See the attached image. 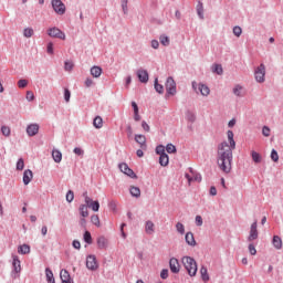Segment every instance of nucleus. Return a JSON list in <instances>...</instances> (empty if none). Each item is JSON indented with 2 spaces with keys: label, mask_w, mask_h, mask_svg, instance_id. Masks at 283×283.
I'll use <instances>...</instances> for the list:
<instances>
[{
  "label": "nucleus",
  "mask_w": 283,
  "mask_h": 283,
  "mask_svg": "<svg viewBox=\"0 0 283 283\" xmlns=\"http://www.w3.org/2000/svg\"><path fill=\"white\" fill-rule=\"evenodd\" d=\"M228 140L222 142L218 146L217 160L219 169L224 174H231V165L233 163V149H235V139H233V130H228Z\"/></svg>",
  "instance_id": "f257e3e1"
},
{
  "label": "nucleus",
  "mask_w": 283,
  "mask_h": 283,
  "mask_svg": "<svg viewBox=\"0 0 283 283\" xmlns=\"http://www.w3.org/2000/svg\"><path fill=\"white\" fill-rule=\"evenodd\" d=\"M181 262L188 275H190V277H196V274L198 273V263L196 262V259L191 256H184Z\"/></svg>",
  "instance_id": "f03ea898"
},
{
  "label": "nucleus",
  "mask_w": 283,
  "mask_h": 283,
  "mask_svg": "<svg viewBox=\"0 0 283 283\" xmlns=\"http://www.w3.org/2000/svg\"><path fill=\"white\" fill-rule=\"evenodd\" d=\"M166 96H176L177 90H176V81L172 76L167 77L166 80Z\"/></svg>",
  "instance_id": "7ed1b4c3"
},
{
  "label": "nucleus",
  "mask_w": 283,
  "mask_h": 283,
  "mask_svg": "<svg viewBox=\"0 0 283 283\" xmlns=\"http://www.w3.org/2000/svg\"><path fill=\"white\" fill-rule=\"evenodd\" d=\"M254 76L256 83H264V77L266 76V66H264V64H260L254 71Z\"/></svg>",
  "instance_id": "20e7f679"
},
{
  "label": "nucleus",
  "mask_w": 283,
  "mask_h": 283,
  "mask_svg": "<svg viewBox=\"0 0 283 283\" xmlns=\"http://www.w3.org/2000/svg\"><path fill=\"white\" fill-rule=\"evenodd\" d=\"M118 169L122 171V174H125V176H128V178H133V179L138 178L136 172H134L132 168H129V165H127L126 163L119 164Z\"/></svg>",
  "instance_id": "39448f33"
},
{
  "label": "nucleus",
  "mask_w": 283,
  "mask_h": 283,
  "mask_svg": "<svg viewBox=\"0 0 283 283\" xmlns=\"http://www.w3.org/2000/svg\"><path fill=\"white\" fill-rule=\"evenodd\" d=\"M51 6L56 14H65V3L61 0H52Z\"/></svg>",
  "instance_id": "423d86ee"
},
{
  "label": "nucleus",
  "mask_w": 283,
  "mask_h": 283,
  "mask_svg": "<svg viewBox=\"0 0 283 283\" xmlns=\"http://www.w3.org/2000/svg\"><path fill=\"white\" fill-rule=\"evenodd\" d=\"M48 34L53 39H61L62 41H65V33L56 27L50 28L48 30Z\"/></svg>",
  "instance_id": "0eeeda50"
},
{
  "label": "nucleus",
  "mask_w": 283,
  "mask_h": 283,
  "mask_svg": "<svg viewBox=\"0 0 283 283\" xmlns=\"http://www.w3.org/2000/svg\"><path fill=\"white\" fill-rule=\"evenodd\" d=\"M86 269H88V271H96V269H98L96 255L90 254L86 256Z\"/></svg>",
  "instance_id": "6e6552de"
},
{
  "label": "nucleus",
  "mask_w": 283,
  "mask_h": 283,
  "mask_svg": "<svg viewBox=\"0 0 283 283\" xmlns=\"http://www.w3.org/2000/svg\"><path fill=\"white\" fill-rule=\"evenodd\" d=\"M258 220H255L250 227V234L248 237V242H253V240H258Z\"/></svg>",
  "instance_id": "1a4fd4ad"
},
{
  "label": "nucleus",
  "mask_w": 283,
  "mask_h": 283,
  "mask_svg": "<svg viewBox=\"0 0 283 283\" xmlns=\"http://www.w3.org/2000/svg\"><path fill=\"white\" fill-rule=\"evenodd\" d=\"M137 77L139 83H149V73L147 70L139 69L137 71Z\"/></svg>",
  "instance_id": "9d476101"
},
{
  "label": "nucleus",
  "mask_w": 283,
  "mask_h": 283,
  "mask_svg": "<svg viewBox=\"0 0 283 283\" xmlns=\"http://www.w3.org/2000/svg\"><path fill=\"white\" fill-rule=\"evenodd\" d=\"M86 207H88V209H92V211L97 212L101 209V202H98V200H92V198H86V202H85Z\"/></svg>",
  "instance_id": "9b49d317"
},
{
  "label": "nucleus",
  "mask_w": 283,
  "mask_h": 283,
  "mask_svg": "<svg viewBox=\"0 0 283 283\" xmlns=\"http://www.w3.org/2000/svg\"><path fill=\"white\" fill-rule=\"evenodd\" d=\"M169 266L171 273H180V262H178V259L171 258L169 260Z\"/></svg>",
  "instance_id": "f8f14e48"
},
{
  "label": "nucleus",
  "mask_w": 283,
  "mask_h": 283,
  "mask_svg": "<svg viewBox=\"0 0 283 283\" xmlns=\"http://www.w3.org/2000/svg\"><path fill=\"white\" fill-rule=\"evenodd\" d=\"M60 280H61L62 283H74L72 281V276L70 275V272L65 269L61 270Z\"/></svg>",
  "instance_id": "ddd939ff"
},
{
  "label": "nucleus",
  "mask_w": 283,
  "mask_h": 283,
  "mask_svg": "<svg viewBox=\"0 0 283 283\" xmlns=\"http://www.w3.org/2000/svg\"><path fill=\"white\" fill-rule=\"evenodd\" d=\"M12 273H19L21 271V260H19L18 255H12Z\"/></svg>",
  "instance_id": "4468645a"
},
{
  "label": "nucleus",
  "mask_w": 283,
  "mask_h": 283,
  "mask_svg": "<svg viewBox=\"0 0 283 283\" xmlns=\"http://www.w3.org/2000/svg\"><path fill=\"white\" fill-rule=\"evenodd\" d=\"M28 136H36L39 134V124H30L27 126Z\"/></svg>",
  "instance_id": "2eb2a0df"
},
{
  "label": "nucleus",
  "mask_w": 283,
  "mask_h": 283,
  "mask_svg": "<svg viewBox=\"0 0 283 283\" xmlns=\"http://www.w3.org/2000/svg\"><path fill=\"white\" fill-rule=\"evenodd\" d=\"M135 142L140 145L142 149H147V137L145 135H135Z\"/></svg>",
  "instance_id": "dca6fc26"
},
{
  "label": "nucleus",
  "mask_w": 283,
  "mask_h": 283,
  "mask_svg": "<svg viewBox=\"0 0 283 283\" xmlns=\"http://www.w3.org/2000/svg\"><path fill=\"white\" fill-rule=\"evenodd\" d=\"M185 240H186V243L189 245V247H196V238L193 237V233L192 232H187L186 235H185Z\"/></svg>",
  "instance_id": "f3484780"
},
{
  "label": "nucleus",
  "mask_w": 283,
  "mask_h": 283,
  "mask_svg": "<svg viewBox=\"0 0 283 283\" xmlns=\"http://www.w3.org/2000/svg\"><path fill=\"white\" fill-rule=\"evenodd\" d=\"M32 178H33L32 170L30 169L24 170L23 178H22L23 184L28 185L29 182H32Z\"/></svg>",
  "instance_id": "a211bd4d"
},
{
  "label": "nucleus",
  "mask_w": 283,
  "mask_h": 283,
  "mask_svg": "<svg viewBox=\"0 0 283 283\" xmlns=\"http://www.w3.org/2000/svg\"><path fill=\"white\" fill-rule=\"evenodd\" d=\"M145 231H146L147 235H154V233L156 231L154 221H146Z\"/></svg>",
  "instance_id": "6ab92c4d"
},
{
  "label": "nucleus",
  "mask_w": 283,
  "mask_h": 283,
  "mask_svg": "<svg viewBox=\"0 0 283 283\" xmlns=\"http://www.w3.org/2000/svg\"><path fill=\"white\" fill-rule=\"evenodd\" d=\"M91 74L94 78H99L103 74V69L101 66L91 67Z\"/></svg>",
  "instance_id": "aec40b11"
},
{
  "label": "nucleus",
  "mask_w": 283,
  "mask_h": 283,
  "mask_svg": "<svg viewBox=\"0 0 283 283\" xmlns=\"http://www.w3.org/2000/svg\"><path fill=\"white\" fill-rule=\"evenodd\" d=\"M198 92H200L201 96H207L211 93V90L206 84L200 83L198 86Z\"/></svg>",
  "instance_id": "412c9836"
},
{
  "label": "nucleus",
  "mask_w": 283,
  "mask_h": 283,
  "mask_svg": "<svg viewBox=\"0 0 283 283\" xmlns=\"http://www.w3.org/2000/svg\"><path fill=\"white\" fill-rule=\"evenodd\" d=\"M52 158H53L54 163H61V160H63V154L59 149H53Z\"/></svg>",
  "instance_id": "4be33fe9"
},
{
  "label": "nucleus",
  "mask_w": 283,
  "mask_h": 283,
  "mask_svg": "<svg viewBox=\"0 0 283 283\" xmlns=\"http://www.w3.org/2000/svg\"><path fill=\"white\" fill-rule=\"evenodd\" d=\"M197 14L201 21L205 20V6L200 1L197 4Z\"/></svg>",
  "instance_id": "5701e85b"
},
{
  "label": "nucleus",
  "mask_w": 283,
  "mask_h": 283,
  "mask_svg": "<svg viewBox=\"0 0 283 283\" xmlns=\"http://www.w3.org/2000/svg\"><path fill=\"white\" fill-rule=\"evenodd\" d=\"M272 244L274 249L280 251V249H282V238H280V235H274L272 239Z\"/></svg>",
  "instance_id": "b1692460"
},
{
  "label": "nucleus",
  "mask_w": 283,
  "mask_h": 283,
  "mask_svg": "<svg viewBox=\"0 0 283 283\" xmlns=\"http://www.w3.org/2000/svg\"><path fill=\"white\" fill-rule=\"evenodd\" d=\"M200 274H201L202 282H209L210 277H209V272L207 270V266L205 265L201 266Z\"/></svg>",
  "instance_id": "393cba45"
},
{
  "label": "nucleus",
  "mask_w": 283,
  "mask_h": 283,
  "mask_svg": "<svg viewBox=\"0 0 283 283\" xmlns=\"http://www.w3.org/2000/svg\"><path fill=\"white\" fill-rule=\"evenodd\" d=\"M97 247L98 249H107V238L104 235L97 238Z\"/></svg>",
  "instance_id": "a878e982"
},
{
  "label": "nucleus",
  "mask_w": 283,
  "mask_h": 283,
  "mask_svg": "<svg viewBox=\"0 0 283 283\" xmlns=\"http://www.w3.org/2000/svg\"><path fill=\"white\" fill-rule=\"evenodd\" d=\"M45 275H46L48 283H56V281L54 280V273L52 272V270L50 268L45 269Z\"/></svg>",
  "instance_id": "bb28decb"
},
{
  "label": "nucleus",
  "mask_w": 283,
  "mask_h": 283,
  "mask_svg": "<svg viewBox=\"0 0 283 283\" xmlns=\"http://www.w3.org/2000/svg\"><path fill=\"white\" fill-rule=\"evenodd\" d=\"M154 88L157 92V94H165V86L158 83V77L155 78Z\"/></svg>",
  "instance_id": "cd10ccee"
},
{
  "label": "nucleus",
  "mask_w": 283,
  "mask_h": 283,
  "mask_svg": "<svg viewBox=\"0 0 283 283\" xmlns=\"http://www.w3.org/2000/svg\"><path fill=\"white\" fill-rule=\"evenodd\" d=\"M18 253H20V255H28L30 253V245L28 244H22L18 248Z\"/></svg>",
  "instance_id": "c85d7f7f"
},
{
  "label": "nucleus",
  "mask_w": 283,
  "mask_h": 283,
  "mask_svg": "<svg viewBox=\"0 0 283 283\" xmlns=\"http://www.w3.org/2000/svg\"><path fill=\"white\" fill-rule=\"evenodd\" d=\"M251 157L253 163H255V165H260V163H262V155H260V153L252 150Z\"/></svg>",
  "instance_id": "c756f323"
},
{
  "label": "nucleus",
  "mask_w": 283,
  "mask_h": 283,
  "mask_svg": "<svg viewBox=\"0 0 283 283\" xmlns=\"http://www.w3.org/2000/svg\"><path fill=\"white\" fill-rule=\"evenodd\" d=\"M87 209H88L87 203L80 206L78 211L82 218H87L90 216V211H87Z\"/></svg>",
  "instance_id": "7c9ffc66"
},
{
  "label": "nucleus",
  "mask_w": 283,
  "mask_h": 283,
  "mask_svg": "<svg viewBox=\"0 0 283 283\" xmlns=\"http://www.w3.org/2000/svg\"><path fill=\"white\" fill-rule=\"evenodd\" d=\"M159 165H161V167H167V165H169V155H167V154L160 155L159 156Z\"/></svg>",
  "instance_id": "2f4dec72"
},
{
  "label": "nucleus",
  "mask_w": 283,
  "mask_h": 283,
  "mask_svg": "<svg viewBox=\"0 0 283 283\" xmlns=\"http://www.w3.org/2000/svg\"><path fill=\"white\" fill-rule=\"evenodd\" d=\"M93 126L95 127V129H101L103 127V117L96 116L93 120Z\"/></svg>",
  "instance_id": "473e14b6"
},
{
  "label": "nucleus",
  "mask_w": 283,
  "mask_h": 283,
  "mask_svg": "<svg viewBox=\"0 0 283 283\" xmlns=\"http://www.w3.org/2000/svg\"><path fill=\"white\" fill-rule=\"evenodd\" d=\"M186 178L188 182H193V180L200 182V180H202V176H200V174H196L193 177H191L189 174H186Z\"/></svg>",
  "instance_id": "72a5a7b5"
},
{
  "label": "nucleus",
  "mask_w": 283,
  "mask_h": 283,
  "mask_svg": "<svg viewBox=\"0 0 283 283\" xmlns=\"http://www.w3.org/2000/svg\"><path fill=\"white\" fill-rule=\"evenodd\" d=\"M129 191H130V196H133V198H140V188L132 186Z\"/></svg>",
  "instance_id": "f704fd0d"
},
{
  "label": "nucleus",
  "mask_w": 283,
  "mask_h": 283,
  "mask_svg": "<svg viewBox=\"0 0 283 283\" xmlns=\"http://www.w3.org/2000/svg\"><path fill=\"white\" fill-rule=\"evenodd\" d=\"M186 118L189 123H196V114L191 111L186 112Z\"/></svg>",
  "instance_id": "c9c22d12"
},
{
  "label": "nucleus",
  "mask_w": 283,
  "mask_h": 283,
  "mask_svg": "<svg viewBox=\"0 0 283 283\" xmlns=\"http://www.w3.org/2000/svg\"><path fill=\"white\" fill-rule=\"evenodd\" d=\"M159 41H160L161 45H164L165 48H168V45L170 43L169 36L165 35V34L159 36Z\"/></svg>",
  "instance_id": "e433bc0d"
},
{
  "label": "nucleus",
  "mask_w": 283,
  "mask_h": 283,
  "mask_svg": "<svg viewBox=\"0 0 283 283\" xmlns=\"http://www.w3.org/2000/svg\"><path fill=\"white\" fill-rule=\"evenodd\" d=\"M1 134L6 136V138L10 137V134H12V130L9 126H1Z\"/></svg>",
  "instance_id": "4c0bfd02"
},
{
  "label": "nucleus",
  "mask_w": 283,
  "mask_h": 283,
  "mask_svg": "<svg viewBox=\"0 0 283 283\" xmlns=\"http://www.w3.org/2000/svg\"><path fill=\"white\" fill-rule=\"evenodd\" d=\"M34 35V30L32 28H25L23 31V36H25V39H30Z\"/></svg>",
  "instance_id": "58836bf2"
},
{
  "label": "nucleus",
  "mask_w": 283,
  "mask_h": 283,
  "mask_svg": "<svg viewBox=\"0 0 283 283\" xmlns=\"http://www.w3.org/2000/svg\"><path fill=\"white\" fill-rule=\"evenodd\" d=\"M212 72H214V74H218L219 76L223 74V70H222V64H214Z\"/></svg>",
  "instance_id": "ea45409f"
},
{
  "label": "nucleus",
  "mask_w": 283,
  "mask_h": 283,
  "mask_svg": "<svg viewBox=\"0 0 283 283\" xmlns=\"http://www.w3.org/2000/svg\"><path fill=\"white\" fill-rule=\"evenodd\" d=\"M83 240L86 242V244H92V233L86 230L84 232Z\"/></svg>",
  "instance_id": "a19ab883"
},
{
  "label": "nucleus",
  "mask_w": 283,
  "mask_h": 283,
  "mask_svg": "<svg viewBox=\"0 0 283 283\" xmlns=\"http://www.w3.org/2000/svg\"><path fill=\"white\" fill-rule=\"evenodd\" d=\"M92 224H95V227H101V219L98 218V214H93L91 217Z\"/></svg>",
  "instance_id": "79ce46f5"
},
{
  "label": "nucleus",
  "mask_w": 283,
  "mask_h": 283,
  "mask_svg": "<svg viewBox=\"0 0 283 283\" xmlns=\"http://www.w3.org/2000/svg\"><path fill=\"white\" fill-rule=\"evenodd\" d=\"M166 151L167 154H176V151L178 150L176 149V146L174 144H167Z\"/></svg>",
  "instance_id": "37998d69"
},
{
  "label": "nucleus",
  "mask_w": 283,
  "mask_h": 283,
  "mask_svg": "<svg viewBox=\"0 0 283 283\" xmlns=\"http://www.w3.org/2000/svg\"><path fill=\"white\" fill-rule=\"evenodd\" d=\"M176 230L178 231V233H180V235H185V224H182L181 222H177Z\"/></svg>",
  "instance_id": "c03bdc74"
},
{
  "label": "nucleus",
  "mask_w": 283,
  "mask_h": 283,
  "mask_svg": "<svg viewBox=\"0 0 283 283\" xmlns=\"http://www.w3.org/2000/svg\"><path fill=\"white\" fill-rule=\"evenodd\" d=\"M156 154H157V156H164L165 154H167V153L165 151V146L158 145V146L156 147Z\"/></svg>",
  "instance_id": "a18cd8bd"
},
{
  "label": "nucleus",
  "mask_w": 283,
  "mask_h": 283,
  "mask_svg": "<svg viewBox=\"0 0 283 283\" xmlns=\"http://www.w3.org/2000/svg\"><path fill=\"white\" fill-rule=\"evenodd\" d=\"M70 98H72V92H70V88H64V101H65V103H70Z\"/></svg>",
  "instance_id": "49530a36"
},
{
  "label": "nucleus",
  "mask_w": 283,
  "mask_h": 283,
  "mask_svg": "<svg viewBox=\"0 0 283 283\" xmlns=\"http://www.w3.org/2000/svg\"><path fill=\"white\" fill-rule=\"evenodd\" d=\"M66 202H74V191L73 190H69L66 192Z\"/></svg>",
  "instance_id": "de8ad7c7"
},
{
  "label": "nucleus",
  "mask_w": 283,
  "mask_h": 283,
  "mask_svg": "<svg viewBox=\"0 0 283 283\" xmlns=\"http://www.w3.org/2000/svg\"><path fill=\"white\" fill-rule=\"evenodd\" d=\"M271 160H273V163H277V160H280V155H277V150L272 149V151H271Z\"/></svg>",
  "instance_id": "09e8293b"
},
{
  "label": "nucleus",
  "mask_w": 283,
  "mask_h": 283,
  "mask_svg": "<svg viewBox=\"0 0 283 283\" xmlns=\"http://www.w3.org/2000/svg\"><path fill=\"white\" fill-rule=\"evenodd\" d=\"M23 167H25V163L23 161V158H20V159L17 161V170H18V171H23Z\"/></svg>",
  "instance_id": "8fccbe9b"
},
{
  "label": "nucleus",
  "mask_w": 283,
  "mask_h": 283,
  "mask_svg": "<svg viewBox=\"0 0 283 283\" xmlns=\"http://www.w3.org/2000/svg\"><path fill=\"white\" fill-rule=\"evenodd\" d=\"M233 94H234V96L242 97V86L237 85V86L233 88Z\"/></svg>",
  "instance_id": "3c124183"
},
{
  "label": "nucleus",
  "mask_w": 283,
  "mask_h": 283,
  "mask_svg": "<svg viewBox=\"0 0 283 283\" xmlns=\"http://www.w3.org/2000/svg\"><path fill=\"white\" fill-rule=\"evenodd\" d=\"M127 3H128L127 0H122V10H123V13H124V14H128V12H129V9H128V7H127Z\"/></svg>",
  "instance_id": "603ef678"
},
{
  "label": "nucleus",
  "mask_w": 283,
  "mask_h": 283,
  "mask_svg": "<svg viewBox=\"0 0 283 283\" xmlns=\"http://www.w3.org/2000/svg\"><path fill=\"white\" fill-rule=\"evenodd\" d=\"M73 67H74V63H72L70 61L64 62V69L66 72H71V70H73Z\"/></svg>",
  "instance_id": "864d4df0"
},
{
  "label": "nucleus",
  "mask_w": 283,
  "mask_h": 283,
  "mask_svg": "<svg viewBox=\"0 0 283 283\" xmlns=\"http://www.w3.org/2000/svg\"><path fill=\"white\" fill-rule=\"evenodd\" d=\"M73 153L75 154V156H84L85 155V150L80 147H75L73 149Z\"/></svg>",
  "instance_id": "5fc2aeb1"
},
{
  "label": "nucleus",
  "mask_w": 283,
  "mask_h": 283,
  "mask_svg": "<svg viewBox=\"0 0 283 283\" xmlns=\"http://www.w3.org/2000/svg\"><path fill=\"white\" fill-rule=\"evenodd\" d=\"M46 52H48V54H54V43H52V42L48 43Z\"/></svg>",
  "instance_id": "6e6d98bb"
},
{
  "label": "nucleus",
  "mask_w": 283,
  "mask_h": 283,
  "mask_svg": "<svg viewBox=\"0 0 283 283\" xmlns=\"http://www.w3.org/2000/svg\"><path fill=\"white\" fill-rule=\"evenodd\" d=\"M262 134H263V136L269 138V136H271V128H269V126H263Z\"/></svg>",
  "instance_id": "4d7b16f0"
},
{
  "label": "nucleus",
  "mask_w": 283,
  "mask_h": 283,
  "mask_svg": "<svg viewBox=\"0 0 283 283\" xmlns=\"http://www.w3.org/2000/svg\"><path fill=\"white\" fill-rule=\"evenodd\" d=\"M248 249L251 255H255L258 253V250H255V245L253 243H250Z\"/></svg>",
  "instance_id": "13d9d810"
},
{
  "label": "nucleus",
  "mask_w": 283,
  "mask_h": 283,
  "mask_svg": "<svg viewBox=\"0 0 283 283\" xmlns=\"http://www.w3.org/2000/svg\"><path fill=\"white\" fill-rule=\"evenodd\" d=\"M160 277L161 280H167V277H169V270L167 269L161 270Z\"/></svg>",
  "instance_id": "bf43d9fd"
},
{
  "label": "nucleus",
  "mask_w": 283,
  "mask_h": 283,
  "mask_svg": "<svg viewBox=\"0 0 283 283\" xmlns=\"http://www.w3.org/2000/svg\"><path fill=\"white\" fill-rule=\"evenodd\" d=\"M233 34H234V36H241L242 35V28L234 27L233 28Z\"/></svg>",
  "instance_id": "052dcab7"
},
{
  "label": "nucleus",
  "mask_w": 283,
  "mask_h": 283,
  "mask_svg": "<svg viewBox=\"0 0 283 283\" xmlns=\"http://www.w3.org/2000/svg\"><path fill=\"white\" fill-rule=\"evenodd\" d=\"M18 87H20L21 90H23V87H28V80H20L18 82Z\"/></svg>",
  "instance_id": "680f3d73"
},
{
  "label": "nucleus",
  "mask_w": 283,
  "mask_h": 283,
  "mask_svg": "<svg viewBox=\"0 0 283 283\" xmlns=\"http://www.w3.org/2000/svg\"><path fill=\"white\" fill-rule=\"evenodd\" d=\"M27 101H29V103H32V101H34V93L32 91L27 92Z\"/></svg>",
  "instance_id": "e2e57ef3"
},
{
  "label": "nucleus",
  "mask_w": 283,
  "mask_h": 283,
  "mask_svg": "<svg viewBox=\"0 0 283 283\" xmlns=\"http://www.w3.org/2000/svg\"><path fill=\"white\" fill-rule=\"evenodd\" d=\"M85 87H92L94 85V80L92 77H87L84 82Z\"/></svg>",
  "instance_id": "0e129e2a"
},
{
  "label": "nucleus",
  "mask_w": 283,
  "mask_h": 283,
  "mask_svg": "<svg viewBox=\"0 0 283 283\" xmlns=\"http://www.w3.org/2000/svg\"><path fill=\"white\" fill-rule=\"evenodd\" d=\"M195 222H196V226H197V227H202V223H203L202 217H201V216H197V217L195 218Z\"/></svg>",
  "instance_id": "69168bd1"
},
{
  "label": "nucleus",
  "mask_w": 283,
  "mask_h": 283,
  "mask_svg": "<svg viewBox=\"0 0 283 283\" xmlns=\"http://www.w3.org/2000/svg\"><path fill=\"white\" fill-rule=\"evenodd\" d=\"M116 207H117V203L115 200L108 202V209H111V211H116Z\"/></svg>",
  "instance_id": "338daca9"
},
{
  "label": "nucleus",
  "mask_w": 283,
  "mask_h": 283,
  "mask_svg": "<svg viewBox=\"0 0 283 283\" xmlns=\"http://www.w3.org/2000/svg\"><path fill=\"white\" fill-rule=\"evenodd\" d=\"M72 247H73V249H76L77 251L81 250V241L74 240L72 242Z\"/></svg>",
  "instance_id": "774afa93"
}]
</instances>
